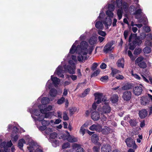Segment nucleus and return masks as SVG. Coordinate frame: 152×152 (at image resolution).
<instances>
[{"instance_id": "1", "label": "nucleus", "mask_w": 152, "mask_h": 152, "mask_svg": "<svg viewBox=\"0 0 152 152\" xmlns=\"http://www.w3.org/2000/svg\"><path fill=\"white\" fill-rule=\"evenodd\" d=\"M88 47V43L85 41H82L80 45H78L77 47L74 43L70 50L69 53L71 54H73L76 51L78 52L80 50H86L87 49Z\"/></svg>"}, {"instance_id": "2", "label": "nucleus", "mask_w": 152, "mask_h": 152, "mask_svg": "<svg viewBox=\"0 0 152 152\" xmlns=\"http://www.w3.org/2000/svg\"><path fill=\"white\" fill-rule=\"evenodd\" d=\"M142 85L140 84L133 87L132 92L135 96H138L140 95L143 91Z\"/></svg>"}, {"instance_id": "3", "label": "nucleus", "mask_w": 152, "mask_h": 152, "mask_svg": "<svg viewBox=\"0 0 152 152\" xmlns=\"http://www.w3.org/2000/svg\"><path fill=\"white\" fill-rule=\"evenodd\" d=\"M127 147H131L133 146L134 149H136L137 148V145L136 144L134 140L131 137L127 138L125 140Z\"/></svg>"}, {"instance_id": "4", "label": "nucleus", "mask_w": 152, "mask_h": 152, "mask_svg": "<svg viewBox=\"0 0 152 152\" xmlns=\"http://www.w3.org/2000/svg\"><path fill=\"white\" fill-rule=\"evenodd\" d=\"M122 97L124 101H129L132 98L131 92L129 91H126L124 92Z\"/></svg>"}, {"instance_id": "5", "label": "nucleus", "mask_w": 152, "mask_h": 152, "mask_svg": "<svg viewBox=\"0 0 152 152\" xmlns=\"http://www.w3.org/2000/svg\"><path fill=\"white\" fill-rule=\"evenodd\" d=\"M114 43V41H111L108 42L104 47L103 50L104 52L105 53H107L109 51H111L112 50L111 49V47Z\"/></svg>"}, {"instance_id": "6", "label": "nucleus", "mask_w": 152, "mask_h": 152, "mask_svg": "<svg viewBox=\"0 0 152 152\" xmlns=\"http://www.w3.org/2000/svg\"><path fill=\"white\" fill-rule=\"evenodd\" d=\"M111 110V107L108 104H105L103 106L101 111L102 113L107 114L110 112Z\"/></svg>"}, {"instance_id": "7", "label": "nucleus", "mask_w": 152, "mask_h": 152, "mask_svg": "<svg viewBox=\"0 0 152 152\" xmlns=\"http://www.w3.org/2000/svg\"><path fill=\"white\" fill-rule=\"evenodd\" d=\"M111 147L110 145L108 144L103 145L101 148L102 152H111Z\"/></svg>"}, {"instance_id": "8", "label": "nucleus", "mask_w": 152, "mask_h": 152, "mask_svg": "<svg viewBox=\"0 0 152 152\" xmlns=\"http://www.w3.org/2000/svg\"><path fill=\"white\" fill-rule=\"evenodd\" d=\"M150 100L149 98L147 96H142L140 99L141 105H146L149 103Z\"/></svg>"}, {"instance_id": "9", "label": "nucleus", "mask_w": 152, "mask_h": 152, "mask_svg": "<svg viewBox=\"0 0 152 152\" xmlns=\"http://www.w3.org/2000/svg\"><path fill=\"white\" fill-rule=\"evenodd\" d=\"M64 68L65 71H67L69 74H75V70L71 66L69 65H65L64 66Z\"/></svg>"}, {"instance_id": "10", "label": "nucleus", "mask_w": 152, "mask_h": 152, "mask_svg": "<svg viewBox=\"0 0 152 152\" xmlns=\"http://www.w3.org/2000/svg\"><path fill=\"white\" fill-rule=\"evenodd\" d=\"M95 96V100H97L96 103L97 104H99L101 102V99L102 96V93H95L94 94Z\"/></svg>"}, {"instance_id": "11", "label": "nucleus", "mask_w": 152, "mask_h": 152, "mask_svg": "<svg viewBox=\"0 0 152 152\" xmlns=\"http://www.w3.org/2000/svg\"><path fill=\"white\" fill-rule=\"evenodd\" d=\"M68 135L66 139L67 141L70 142H77V138L73 136H71L69 133L67 132Z\"/></svg>"}, {"instance_id": "12", "label": "nucleus", "mask_w": 152, "mask_h": 152, "mask_svg": "<svg viewBox=\"0 0 152 152\" xmlns=\"http://www.w3.org/2000/svg\"><path fill=\"white\" fill-rule=\"evenodd\" d=\"M92 119L94 121H97L100 118V115L98 112H93L91 115Z\"/></svg>"}, {"instance_id": "13", "label": "nucleus", "mask_w": 152, "mask_h": 152, "mask_svg": "<svg viewBox=\"0 0 152 152\" xmlns=\"http://www.w3.org/2000/svg\"><path fill=\"white\" fill-rule=\"evenodd\" d=\"M133 87V84L131 83H127L124 86H123L121 89L123 91L129 90L132 88Z\"/></svg>"}, {"instance_id": "14", "label": "nucleus", "mask_w": 152, "mask_h": 152, "mask_svg": "<svg viewBox=\"0 0 152 152\" xmlns=\"http://www.w3.org/2000/svg\"><path fill=\"white\" fill-rule=\"evenodd\" d=\"M139 114L140 118H144L148 115L147 111L146 109H142L140 111Z\"/></svg>"}, {"instance_id": "15", "label": "nucleus", "mask_w": 152, "mask_h": 152, "mask_svg": "<svg viewBox=\"0 0 152 152\" xmlns=\"http://www.w3.org/2000/svg\"><path fill=\"white\" fill-rule=\"evenodd\" d=\"M63 71V68L61 66H59L56 69L57 74L58 77L63 78L64 75L62 73Z\"/></svg>"}, {"instance_id": "16", "label": "nucleus", "mask_w": 152, "mask_h": 152, "mask_svg": "<svg viewBox=\"0 0 152 152\" xmlns=\"http://www.w3.org/2000/svg\"><path fill=\"white\" fill-rule=\"evenodd\" d=\"M92 142L94 143H97L99 140V136L97 134H93L92 135L91 138Z\"/></svg>"}, {"instance_id": "17", "label": "nucleus", "mask_w": 152, "mask_h": 152, "mask_svg": "<svg viewBox=\"0 0 152 152\" xmlns=\"http://www.w3.org/2000/svg\"><path fill=\"white\" fill-rule=\"evenodd\" d=\"M111 131V129L109 127L107 126H105L104 128L102 129V133L105 135L109 134Z\"/></svg>"}, {"instance_id": "18", "label": "nucleus", "mask_w": 152, "mask_h": 152, "mask_svg": "<svg viewBox=\"0 0 152 152\" xmlns=\"http://www.w3.org/2000/svg\"><path fill=\"white\" fill-rule=\"evenodd\" d=\"M102 129V126L99 124L96 125L93 124L89 128V129L91 131L98 130H100Z\"/></svg>"}, {"instance_id": "19", "label": "nucleus", "mask_w": 152, "mask_h": 152, "mask_svg": "<svg viewBox=\"0 0 152 152\" xmlns=\"http://www.w3.org/2000/svg\"><path fill=\"white\" fill-rule=\"evenodd\" d=\"M124 59L123 58L118 60L117 62V66L119 67L124 68Z\"/></svg>"}, {"instance_id": "20", "label": "nucleus", "mask_w": 152, "mask_h": 152, "mask_svg": "<svg viewBox=\"0 0 152 152\" xmlns=\"http://www.w3.org/2000/svg\"><path fill=\"white\" fill-rule=\"evenodd\" d=\"M97 41V37L94 36H93L89 39V43L91 45H94L96 43Z\"/></svg>"}, {"instance_id": "21", "label": "nucleus", "mask_w": 152, "mask_h": 152, "mask_svg": "<svg viewBox=\"0 0 152 152\" xmlns=\"http://www.w3.org/2000/svg\"><path fill=\"white\" fill-rule=\"evenodd\" d=\"M26 142L25 140L23 139H20L19 140L18 143V146L19 148L23 150V144L26 143Z\"/></svg>"}, {"instance_id": "22", "label": "nucleus", "mask_w": 152, "mask_h": 152, "mask_svg": "<svg viewBox=\"0 0 152 152\" xmlns=\"http://www.w3.org/2000/svg\"><path fill=\"white\" fill-rule=\"evenodd\" d=\"M75 52L77 53H78V56L77 57V60L80 62L82 61L83 60H85L87 58L84 57L78 51H76Z\"/></svg>"}, {"instance_id": "23", "label": "nucleus", "mask_w": 152, "mask_h": 152, "mask_svg": "<svg viewBox=\"0 0 152 152\" xmlns=\"http://www.w3.org/2000/svg\"><path fill=\"white\" fill-rule=\"evenodd\" d=\"M129 123L130 125L132 127L136 126L138 123L136 119H130L129 121Z\"/></svg>"}, {"instance_id": "24", "label": "nucleus", "mask_w": 152, "mask_h": 152, "mask_svg": "<svg viewBox=\"0 0 152 152\" xmlns=\"http://www.w3.org/2000/svg\"><path fill=\"white\" fill-rule=\"evenodd\" d=\"M107 18H106L105 21H103V23L105 25V27L107 28H108V26H110L112 23V20L109 18L108 19V20H107Z\"/></svg>"}, {"instance_id": "25", "label": "nucleus", "mask_w": 152, "mask_h": 152, "mask_svg": "<svg viewBox=\"0 0 152 152\" xmlns=\"http://www.w3.org/2000/svg\"><path fill=\"white\" fill-rule=\"evenodd\" d=\"M51 79L53 81V83L55 85H58L60 82V79L56 77H53L52 75L51 77Z\"/></svg>"}, {"instance_id": "26", "label": "nucleus", "mask_w": 152, "mask_h": 152, "mask_svg": "<svg viewBox=\"0 0 152 152\" xmlns=\"http://www.w3.org/2000/svg\"><path fill=\"white\" fill-rule=\"evenodd\" d=\"M57 93V91L54 88H52L50 89V94L52 97H55L56 96Z\"/></svg>"}, {"instance_id": "27", "label": "nucleus", "mask_w": 152, "mask_h": 152, "mask_svg": "<svg viewBox=\"0 0 152 152\" xmlns=\"http://www.w3.org/2000/svg\"><path fill=\"white\" fill-rule=\"evenodd\" d=\"M103 23L100 21H97L95 24V27L99 29H102L103 28Z\"/></svg>"}, {"instance_id": "28", "label": "nucleus", "mask_w": 152, "mask_h": 152, "mask_svg": "<svg viewBox=\"0 0 152 152\" xmlns=\"http://www.w3.org/2000/svg\"><path fill=\"white\" fill-rule=\"evenodd\" d=\"M136 46L137 45L140 46L141 44L142 41L138 37H137L136 38L134 39V40H133L132 42Z\"/></svg>"}, {"instance_id": "29", "label": "nucleus", "mask_w": 152, "mask_h": 152, "mask_svg": "<svg viewBox=\"0 0 152 152\" xmlns=\"http://www.w3.org/2000/svg\"><path fill=\"white\" fill-rule=\"evenodd\" d=\"M110 100L113 103H115L118 100V96L117 94L114 95L111 98Z\"/></svg>"}, {"instance_id": "30", "label": "nucleus", "mask_w": 152, "mask_h": 152, "mask_svg": "<svg viewBox=\"0 0 152 152\" xmlns=\"http://www.w3.org/2000/svg\"><path fill=\"white\" fill-rule=\"evenodd\" d=\"M49 99L48 98L44 97L42 99L41 102L42 104L45 105L49 103Z\"/></svg>"}, {"instance_id": "31", "label": "nucleus", "mask_w": 152, "mask_h": 152, "mask_svg": "<svg viewBox=\"0 0 152 152\" xmlns=\"http://www.w3.org/2000/svg\"><path fill=\"white\" fill-rule=\"evenodd\" d=\"M123 12V11L122 10L121 8V9H118V10L117 11V14L118 17V19L119 20H121L122 18Z\"/></svg>"}, {"instance_id": "32", "label": "nucleus", "mask_w": 152, "mask_h": 152, "mask_svg": "<svg viewBox=\"0 0 152 152\" xmlns=\"http://www.w3.org/2000/svg\"><path fill=\"white\" fill-rule=\"evenodd\" d=\"M123 7V9L124 11L125 12H126L128 10L129 6L127 3L125 1H124L123 4H122V6Z\"/></svg>"}, {"instance_id": "33", "label": "nucleus", "mask_w": 152, "mask_h": 152, "mask_svg": "<svg viewBox=\"0 0 152 152\" xmlns=\"http://www.w3.org/2000/svg\"><path fill=\"white\" fill-rule=\"evenodd\" d=\"M138 65L140 68L143 69L147 67L146 63L143 61H142L141 62V63H139V64H138Z\"/></svg>"}, {"instance_id": "34", "label": "nucleus", "mask_w": 152, "mask_h": 152, "mask_svg": "<svg viewBox=\"0 0 152 152\" xmlns=\"http://www.w3.org/2000/svg\"><path fill=\"white\" fill-rule=\"evenodd\" d=\"M144 58L143 57L140 56L138 57L135 60V64H139V63L142 62V60H143Z\"/></svg>"}, {"instance_id": "35", "label": "nucleus", "mask_w": 152, "mask_h": 152, "mask_svg": "<svg viewBox=\"0 0 152 152\" xmlns=\"http://www.w3.org/2000/svg\"><path fill=\"white\" fill-rule=\"evenodd\" d=\"M77 110V108L75 107H72L69 109V112L70 115H72Z\"/></svg>"}, {"instance_id": "36", "label": "nucleus", "mask_w": 152, "mask_h": 152, "mask_svg": "<svg viewBox=\"0 0 152 152\" xmlns=\"http://www.w3.org/2000/svg\"><path fill=\"white\" fill-rule=\"evenodd\" d=\"M143 50L145 53H150L151 51V48L149 47H146L144 48Z\"/></svg>"}, {"instance_id": "37", "label": "nucleus", "mask_w": 152, "mask_h": 152, "mask_svg": "<svg viewBox=\"0 0 152 152\" xmlns=\"http://www.w3.org/2000/svg\"><path fill=\"white\" fill-rule=\"evenodd\" d=\"M137 37V34H133L131 33L130 34V36L129 37L128 42H130L132 41V38H134V39L136 38Z\"/></svg>"}, {"instance_id": "38", "label": "nucleus", "mask_w": 152, "mask_h": 152, "mask_svg": "<svg viewBox=\"0 0 152 152\" xmlns=\"http://www.w3.org/2000/svg\"><path fill=\"white\" fill-rule=\"evenodd\" d=\"M142 50L140 48H136L134 51V54L135 55L139 54L141 52Z\"/></svg>"}, {"instance_id": "39", "label": "nucleus", "mask_w": 152, "mask_h": 152, "mask_svg": "<svg viewBox=\"0 0 152 152\" xmlns=\"http://www.w3.org/2000/svg\"><path fill=\"white\" fill-rule=\"evenodd\" d=\"M113 11L108 10L106 11V14L110 18H113Z\"/></svg>"}, {"instance_id": "40", "label": "nucleus", "mask_w": 152, "mask_h": 152, "mask_svg": "<svg viewBox=\"0 0 152 152\" xmlns=\"http://www.w3.org/2000/svg\"><path fill=\"white\" fill-rule=\"evenodd\" d=\"M78 145V144H76V145L78 146L77 147L76 152H84L83 148Z\"/></svg>"}, {"instance_id": "41", "label": "nucleus", "mask_w": 152, "mask_h": 152, "mask_svg": "<svg viewBox=\"0 0 152 152\" xmlns=\"http://www.w3.org/2000/svg\"><path fill=\"white\" fill-rule=\"evenodd\" d=\"M90 89L89 88L86 89L82 94V96L83 97L85 96L87 94H88L90 91Z\"/></svg>"}, {"instance_id": "42", "label": "nucleus", "mask_w": 152, "mask_h": 152, "mask_svg": "<svg viewBox=\"0 0 152 152\" xmlns=\"http://www.w3.org/2000/svg\"><path fill=\"white\" fill-rule=\"evenodd\" d=\"M129 49L131 50H133L136 47L133 42H129Z\"/></svg>"}, {"instance_id": "43", "label": "nucleus", "mask_w": 152, "mask_h": 152, "mask_svg": "<svg viewBox=\"0 0 152 152\" xmlns=\"http://www.w3.org/2000/svg\"><path fill=\"white\" fill-rule=\"evenodd\" d=\"M70 146V144L68 142H66L64 143L62 146V148L63 149L66 148H69Z\"/></svg>"}, {"instance_id": "44", "label": "nucleus", "mask_w": 152, "mask_h": 152, "mask_svg": "<svg viewBox=\"0 0 152 152\" xmlns=\"http://www.w3.org/2000/svg\"><path fill=\"white\" fill-rule=\"evenodd\" d=\"M65 99L64 97H62L60 99H58L57 103L59 104H61L63 103L65 101Z\"/></svg>"}, {"instance_id": "45", "label": "nucleus", "mask_w": 152, "mask_h": 152, "mask_svg": "<svg viewBox=\"0 0 152 152\" xmlns=\"http://www.w3.org/2000/svg\"><path fill=\"white\" fill-rule=\"evenodd\" d=\"M119 72V71L116 69H112L111 74L112 77H114L115 75L117 73H118Z\"/></svg>"}, {"instance_id": "46", "label": "nucleus", "mask_w": 152, "mask_h": 152, "mask_svg": "<svg viewBox=\"0 0 152 152\" xmlns=\"http://www.w3.org/2000/svg\"><path fill=\"white\" fill-rule=\"evenodd\" d=\"M53 114V113L52 112H49L47 113H46L45 114V117L46 118H49L51 117Z\"/></svg>"}, {"instance_id": "47", "label": "nucleus", "mask_w": 152, "mask_h": 152, "mask_svg": "<svg viewBox=\"0 0 152 152\" xmlns=\"http://www.w3.org/2000/svg\"><path fill=\"white\" fill-rule=\"evenodd\" d=\"M94 152H99L100 147L99 146H94L92 148Z\"/></svg>"}, {"instance_id": "48", "label": "nucleus", "mask_w": 152, "mask_h": 152, "mask_svg": "<svg viewBox=\"0 0 152 152\" xmlns=\"http://www.w3.org/2000/svg\"><path fill=\"white\" fill-rule=\"evenodd\" d=\"M142 12V10L141 9H138L134 13V15H140Z\"/></svg>"}, {"instance_id": "49", "label": "nucleus", "mask_w": 152, "mask_h": 152, "mask_svg": "<svg viewBox=\"0 0 152 152\" xmlns=\"http://www.w3.org/2000/svg\"><path fill=\"white\" fill-rule=\"evenodd\" d=\"M116 2L117 5L118 7H120L121 6H122V4L123 3L122 2V0H116Z\"/></svg>"}, {"instance_id": "50", "label": "nucleus", "mask_w": 152, "mask_h": 152, "mask_svg": "<svg viewBox=\"0 0 152 152\" xmlns=\"http://www.w3.org/2000/svg\"><path fill=\"white\" fill-rule=\"evenodd\" d=\"M57 134L56 132H53L50 134V138L52 139H55L57 137Z\"/></svg>"}, {"instance_id": "51", "label": "nucleus", "mask_w": 152, "mask_h": 152, "mask_svg": "<svg viewBox=\"0 0 152 152\" xmlns=\"http://www.w3.org/2000/svg\"><path fill=\"white\" fill-rule=\"evenodd\" d=\"M108 78V76L105 75L104 76H102L100 79V80L102 82H105L106 81Z\"/></svg>"}, {"instance_id": "52", "label": "nucleus", "mask_w": 152, "mask_h": 152, "mask_svg": "<svg viewBox=\"0 0 152 152\" xmlns=\"http://www.w3.org/2000/svg\"><path fill=\"white\" fill-rule=\"evenodd\" d=\"M63 118L64 121H67L69 119L67 113L66 112L63 113Z\"/></svg>"}, {"instance_id": "53", "label": "nucleus", "mask_w": 152, "mask_h": 152, "mask_svg": "<svg viewBox=\"0 0 152 152\" xmlns=\"http://www.w3.org/2000/svg\"><path fill=\"white\" fill-rule=\"evenodd\" d=\"M109 10L113 11L115 9L114 5L112 4H109L108 6Z\"/></svg>"}, {"instance_id": "54", "label": "nucleus", "mask_w": 152, "mask_h": 152, "mask_svg": "<svg viewBox=\"0 0 152 152\" xmlns=\"http://www.w3.org/2000/svg\"><path fill=\"white\" fill-rule=\"evenodd\" d=\"M100 70L99 69H98L96 70L95 72H94L91 75V77L96 76L98 74H99L100 72Z\"/></svg>"}, {"instance_id": "55", "label": "nucleus", "mask_w": 152, "mask_h": 152, "mask_svg": "<svg viewBox=\"0 0 152 152\" xmlns=\"http://www.w3.org/2000/svg\"><path fill=\"white\" fill-rule=\"evenodd\" d=\"M133 72V71H132L131 72L132 76H133L134 78L137 80H140L141 79V77L138 75L136 74H134Z\"/></svg>"}, {"instance_id": "56", "label": "nucleus", "mask_w": 152, "mask_h": 152, "mask_svg": "<svg viewBox=\"0 0 152 152\" xmlns=\"http://www.w3.org/2000/svg\"><path fill=\"white\" fill-rule=\"evenodd\" d=\"M97 66L98 64L97 63H94L92 65V66L91 67V69L92 71H94L96 69Z\"/></svg>"}, {"instance_id": "57", "label": "nucleus", "mask_w": 152, "mask_h": 152, "mask_svg": "<svg viewBox=\"0 0 152 152\" xmlns=\"http://www.w3.org/2000/svg\"><path fill=\"white\" fill-rule=\"evenodd\" d=\"M98 33L99 35L102 37H105L106 34V33L105 31H104L101 30L99 31Z\"/></svg>"}, {"instance_id": "58", "label": "nucleus", "mask_w": 152, "mask_h": 152, "mask_svg": "<svg viewBox=\"0 0 152 152\" xmlns=\"http://www.w3.org/2000/svg\"><path fill=\"white\" fill-rule=\"evenodd\" d=\"M53 131L52 129L50 128H47L46 129L45 131V133L48 135L50 134V133Z\"/></svg>"}, {"instance_id": "59", "label": "nucleus", "mask_w": 152, "mask_h": 152, "mask_svg": "<svg viewBox=\"0 0 152 152\" xmlns=\"http://www.w3.org/2000/svg\"><path fill=\"white\" fill-rule=\"evenodd\" d=\"M45 118V116L43 115H41L38 117L37 120L39 121H42L44 120Z\"/></svg>"}, {"instance_id": "60", "label": "nucleus", "mask_w": 152, "mask_h": 152, "mask_svg": "<svg viewBox=\"0 0 152 152\" xmlns=\"http://www.w3.org/2000/svg\"><path fill=\"white\" fill-rule=\"evenodd\" d=\"M49 124V121L44 120L42 121V124L43 126H46Z\"/></svg>"}, {"instance_id": "61", "label": "nucleus", "mask_w": 152, "mask_h": 152, "mask_svg": "<svg viewBox=\"0 0 152 152\" xmlns=\"http://www.w3.org/2000/svg\"><path fill=\"white\" fill-rule=\"evenodd\" d=\"M115 78L117 80H122L124 78V77L121 75L118 74L117 75Z\"/></svg>"}, {"instance_id": "62", "label": "nucleus", "mask_w": 152, "mask_h": 152, "mask_svg": "<svg viewBox=\"0 0 152 152\" xmlns=\"http://www.w3.org/2000/svg\"><path fill=\"white\" fill-rule=\"evenodd\" d=\"M80 133L82 134L83 136L85 133V129L82 127H81L80 130Z\"/></svg>"}, {"instance_id": "63", "label": "nucleus", "mask_w": 152, "mask_h": 152, "mask_svg": "<svg viewBox=\"0 0 152 152\" xmlns=\"http://www.w3.org/2000/svg\"><path fill=\"white\" fill-rule=\"evenodd\" d=\"M81 54H82L84 57H86V55L87 54V52L83 51V50H80L78 51Z\"/></svg>"}, {"instance_id": "64", "label": "nucleus", "mask_w": 152, "mask_h": 152, "mask_svg": "<svg viewBox=\"0 0 152 152\" xmlns=\"http://www.w3.org/2000/svg\"><path fill=\"white\" fill-rule=\"evenodd\" d=\"M107 67L106 64L104 63H102L100 65V67L102 69H104L106 68Z\"/></svg>"}]
</instances>
